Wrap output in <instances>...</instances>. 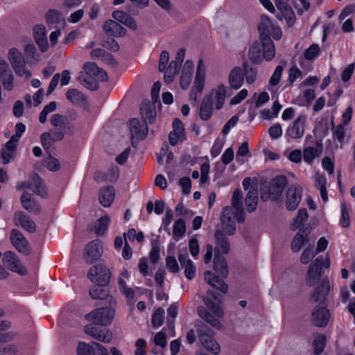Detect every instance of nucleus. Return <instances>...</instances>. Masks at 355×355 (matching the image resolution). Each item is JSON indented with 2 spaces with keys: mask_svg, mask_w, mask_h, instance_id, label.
I'll use <instances>...</instances> for the list:
<instances>
[{
  "mask_svg": "<svg viewBox=\"0 0 355 355\" xmlns=\"http://www.w3.org/2000/svg\"><path fill=\"white\" fill-rule=\"evenodd\" d=\"M329 290V281L327 277H324L321 280L320 286L315 288L311 295L312 302H320L312 311V320L318 327H326L329 320L330 313L324 303L325 297Z\"/></svg>",
  "mask_w": 355,
  "mask_h": 355,
  "instance_id": "obj_1",
  "label": "nucleus"
},
{
  "mask_svg": "<svg viewBox=\"0 0 355 355\" xmlns=\"http://www.w3.org/2000/svg\"><path fill=\"white\" fill-rule=\"evenodd\" d=\"M210 294L211 293H208L207 296L203 298L204 303L208 310L203 306H199L198 312L202 319L212 327L219 329L220 327L219 319L223 316L224 313L220 307V300L215 296H213L214 300H211L209 298Z\"/></svg>",
  "mask_w": 355,
  "mask_h": 355,
  "instance_id": "obj_2",
  "label": "nucleus"
},
{
  "mask_svg": "<svg viewBox=\"0 0 355 355\" xmlns=\"http://www.w3.org/2000/svg\"><path fill=\"white\" fill-rule=\"evenodd\" d=\"M83 69L85 73L83 75V83L91 90H96L98 88V82H105L108 78L105 71L94 62L85 63Z\"/></svg>",
  "mask_w": 355,
  "mask_h": 355,
  "instance_id": "obj_3",
  "label": "nucleus"
},
{
  "mask_svg": "<svg viewBox=\"0 0 355 355\" xmlns=\"http://www.w3.org/2000/svg\"><path fill=\"white\" fill-rule=\"evenodd\" d=\"M8 59L15 73L28 80L32 76L31 72L27 69L25 59L22 53L17 48H11L8 52Z\"/></svg>",
  "mask_w": 355,
  "mask_h": 355,
  "instance_id": "obj_4",
  "label": "nucleus"
},
{
  "mask_svg": "<svg viewBox=\"0 0 355 355\" xmlns=\"http://www.w3.org/2000/svg\"><path fill=\"white\" fill-rule=\"evenodd\" d=\"M206 74L207 66L204 61L200 59L198 62L194 82L190 94V98L194 102L197 101L198 94L203 92L205 86Z\"/></svg>",
  "mask_w": 355,
  "mask_h": 355,
  "instance_id": "obj_5",
  "label": "nucleus"
},
{
  "mask_svg": "<svg viewBox=\"0 0 355 355\" xmlns=\"http://www.w3.org/2000/svg\"><path fill=\"white\" fill-rule=\"evenodd\" d=\"M287 179L284 175H277L272 179L268 187V192H262L261 197L263 200L269 198L277 200L282 196L287 185Z\"/></svg>",
  "mask_w": 355,
  "mask_h": 355,
  "instance_id": "obj_6",
  "label": "nucleus"
},
{
  "mask_svg": "<svg viewBox=\"0 0 355 355\" xmlns=\"http://www.w3.org/2000/svg\"><path fill=\"white\" fill-rule=\"evenodd\" d=\"M115 315V311L112 307L98 308L92 311L86 315L89 321L94 322L95 324L108 325L110 324Z\"/></svg>",
  "mask_w": 355,
  "mask_h": 355,
  "instance_id": "obj_7",
  "label": "nucleus"
},
{
  "mask_svg": "<svg viewBox=\"0 0 355 355\" xmlns=\"http://www.w3.org/2000/svg\"><path fill=\"white\" fill-rule=\"evenodd\" d=\"M307 116L299 115L286 128L285 137L291 139H300L303 137L305 132Z\"/></svg>",
  "mask_w": 355,
  "mask_h": 355,
  "instance_id": "obj_8",
  "label": "nucleus"
},
{
  "mask_svg": "<svg viewBox=\"0 0 355 355\" xmlns=\"http://www.w3.org/2000/svg\"><path fill=\"white\" fill-rule=\"evenodd\" d=\"M89 279L94 283L99 285H106L110 279L109 269L102 264L92 266L88 272Z\"/></svg>",
  "mask_w": 355,
  "mask_h": 355,
  "instance_id": "obj_9",
  "label": "nucleus"
},
{
  "mask_svg": "<svg viewBox=\"0 0 355 355\" xmlns=\"http://www.w3.org/2000/svg\"><path fill=\"white\" fill-rule=\"evenodd\" d=\"M3 263L10 270L20 275H25L26 270L19 260L17 256L12 251H7L3 254Z\"/></svg>",
  "mask_w": 355,
  "mask_h": 355,
  "instance_id": "obj_10",
  "label": "nucleus"
},
{
  "mask_svg": "<svg viewBox=\"0 0 355 355\" xmlns=\"http://www.w3.org/2000/svg\"><path fill=\"white\" fill-rule=\"evenodd\" d=\"M10 239L12 245L20 253L28 254L31 252L28 241L18 230H11Z\"/></svg>",
  "mask_w": 355,
  "mask_h": 355,
  "instance_id": "obj_11",
  "label": "nucleus"
},
{
  "mask_svg": "<svg viewBox=\"0 0 355 355\" xmlns=\"http://www.w3.org/2000/svg\"><path fill=\"white\" fill-rule=\"evenodd\" d=\"M322 257H317L310 265L306 275V283L309 286H313L315 285L322 275Z\"/></svg>",
  "mask_w": 355,
  "mask_h": 355,
  "instance_id": "obj_12",
  "label": "nucleus"
},
{
  "mask_svg": "<svg viewBox=\"0 0 355 355\" xmlns=\"http://www.w3.org/2000/svg\"><path fill=\"white\" fill-rule=\"evenodd\" d=\"M0 79L3 89L7 91H12L14 88V76L7 62L0 59Z\"/></svg>",
  "mask_w": 355,
  "mask_h": 355,
  "instance_id": "obj_13",
  "label": "nucleus"
},
{
  "mask_svg": "<svg viewBox=\"0 0 355 355\" xmlns=\"http://www.w3.org/2000/svg\"><path fill=\"white\" fill-rule=\"evenodd\" d=\"M85 259L87 263H92L98 260L102 255L103 246L98 239L92 241L85 247Z\"/></svg>",
  "mask_w": 355,
  "mask_h": 355,
  "instance_id": "obj_14",
  "label": "nucleus"
},
{
  "mask_svg": "<svg viewBox=\"0 0 355 355\" xmlns=\"http://www.w3.org/2000/svg\"><path fill=\"white\" fill-rule=\"evenodd\" d=\"M85 332L91 337L103 343H108L112 339V333L107 329H98L94 324L85 327Z\"/></svg>",
  "mask_w": 355,
  "mask_h": 355,
  "instance_id": "obj_15",
  "label": "nucleus"
},
{
  "mask_svg": "<svg viewBox=\"0 0 355 355\" xmlns=\"http://www.w3.org/2000/svg\"><path fill=\"white\" fill-rule=\"evenodd\" d=\"M226 93V87L220 84L212 89L209 92V96L206 98L209 99L217 110H220L225 103Z\"/></svg>",
  "mask_w": 355,
  "mask_h": 355,
  "instance_id": "obj_16",
  "label": "nucleus"
},
{
  "mask_svg": "<svg viewBox=\"0 0 355 355\" xmlns=\"http://www.w3.org/2000/svg\"><path fill=\"white\" fill-rule=\"evenodd\" d=\"M13 222L16 226L21 227L30 233H33L36 231L35 222L24 211H18L15 212L13 217Z\"/></svg>",
  "mask_w": 355,
  "mask_h": 355,
  "instance_id": "obj_17",
  "label": "nucleus"
},
{
  "mask_svg": "<svg viewBox=\"0 0 355 355\" xmlns=\"http://www.w3.org/2000/svg\"><path fill=\"white\" fill-rule=\"evenodd\" d=\"M64 130L55 128L51 130L50 132L42 133L40 137L42 146L45 149H49L53 142L61 141L64 137Z\"/></svg>",
  "mask_w": 355,
  "mask_h": 355,
  "instance_id": "obj_18",
  "label": "nucleus"
},
{
  "mask_svg": "<svg viewBox=\"0 0 355 355\" xmlns=\"http://www.w3.org/2000/svg\"><path fill=\"white\" fill-rule=\"evenodd\" d=\"M302 189L297 185L291 186L286 193V205L288 210L295 209L301 201Z\"/></svg>",
  "mask_w": 355,
  "mask_h": 355,
  "instance_id": "obj_19",
  "label": "nucleus"
},
{
  "mask_svg": "<svg viewBox=\"0 0 355 355\" xmlns=\"http://www.w3.org/2000/svg\"><path fill=\"white\" fill-rule=\"evenodd\" d=\"M130 131L132 139H143L148 133V126L146 121L140 122L137 119L130 120Z\"/></svg>",
  "mask_w": 355,
  "mask_h": 355,
  "instance_id": "obj_20",
  "label": "nucleus"
},
{
  "mask_svg": "<svg viewBox=\"0 0 355 355\" xmlns=\"http://www.w3.org/2000/svg\"><path fill=\"white\" fill-rule=\"evenodd\" d=\"M323 151L321 141H315L314 146H307L303 149V159L308 164H312L314 159L320 157Z\"/></svg>",
  "mask_w": 355,
  "mask_h": 355,
  "instance_id": "obj_21",
  "label": "nucleus"
},
{
  "mask_svg": "<svg viewBox=\"0 0 355 355\" xmlns=\"http://www.w3.org/2000/svg\"><path fill=\"white\" fill-rule=\"evenodd\" d=\"M212 331L209 330L208 334L203 331L201 329L199 330V338L204 347L214 354H218L220 352V347L216 340L211 336Z\"/></svg>",
  "mask_w": 355,
  "mask_h": 355,
  "instance_id": "obj_22",
  "label": "nucleus"
},
{
  "mask_svg": "<svg viewBox=\"0 0 355 355\" xmlns=\"http://www.w3.org/2000/svg\"><path fill=\"white\" fill-rule=\"evenodd\" d=\"M33 37L39 49L42 52L48 51L49 46L46 37V28L44 25L38 24L33 27Z\"/></svg>",
  "mask_w": 355,
  "mask_h": 355,
  "instance_id": "obj_23",
  "label": "nucleus"
},
{
  "mask_svg": "<svg viewBox=\"0 0 355 355\" xmlns=\"http://www.w3.org/2000/svg\"><path fill=\"white\" fill-rule=\"evenodd\" d=\"M168 139L172 146H175L178 143L182 142L185 140L184 128L180 119H174L173 130L169 133Z\"/></svg>",
  "mask_w": 355,
  "mask_h": 355,
  "instance_id": "obj_24",
  "label": "nucleus"
},
{
  "mask_svg": "<svg viewBox=\"0 0 355 355\" xmlns=\"http://www.w3.org/2000/svg\"><path fill=\"white\" fill-rule=\"evenodd\" d=\"M193 62L187 60L184 64L180 79V86L183 89H187L189 87L193 80Z\"/></svg>",
  "mask_w": 355,
  "mask_h": 355,
  "instance_id": "obj_25",
  "label": "nucleus"
},
{
  "mask_svg": "<svg viewBox=\"0 0 355 355\" xmlns=\"http://www.w3.org/2000/svg\"><path fill=\"white\" fill-rule=\"evenodd\" d=\"M232 208L226 207L223 209L221 218L222 228L228 235H233L236 230L234 221L232 219Z\"/></svg>",
  "mask_w": 355,
  "mask_h": 355,
  "instance_id": "obj_26",
  "label": "nucleus"
},
{
  "mask_svg": "<svg viewBox=\"0 0 355 355\" xmlns=\"http://www.w3.org/2000/svg\"><path fill=\"white\" fill-rule=\"evenodd\" d=\"M242 198V191L240 189H236L232 195V205L235 209V217L239 223H243L245 220Z\"/></svg>",
  "mask_w": 355,
  "mask_h": 355,
  "instance_id": "obj_27",
  "label": "nucleus"
},
{
  "mask_svg": "<svg viewBox=\"0 0 355 355\" xmlns=\"http://www.w3.org/2000/svg\"><path fill=\"white\" fill-rule=\"evenodd\" d=\"M204 279L206 283H207L211 287L224 293L227 292V285L224 282L223 280L218 279V277H216L212 272L206 271L204 273Z\"/></svg>",
  "mask_w": 355,
  "mask_h": 355,
  "instance_id": "obj_28",
  "label": "nucleus"
},
{
  "mask_svg": "<svg viewBox=\"0 0 355 355\" xmlns=\"http://www.w3.org/2000/svg\"><path fill=\"white\" fill-rule=\"evenodd\" d=\"M178 260L181 266L184 268V274L187 279H192L196 275V267L193 261L188 259L186 251L184 253H180Z\"/></svg>",
  "mask_w": 355,
  "mask_h": 355,
  "instance_id": "obj_29",
  "label": "nucleus"
},
{
  "mask_svg": "<svg viewBox=\"0 0 355 355\" xmlns=\"http://www.w3.org/2000/svg\"><path fill=\"white\" fill-rule=\"evenodd\" d=\"M215 251L216 254H226L230 250V243L228 239L225 236L221 230H217L215 233Z\"/></svg>",
  "mask_w": 355,
  "mask_h": 355,
  "instance_id": "obj_30",
  "label": "nucleus"
},
{
  "mask_svg": "<svg viewBox=\"0 0 355 355\" xmlns=\"http://www.w3.org/2000/svg\"><path fill=\"white\" fill-rule=\"evenodd\" d=\"M22 207L28 212L33 214H38L40 211L38 204L32 198V195L28 193H23L20 198Z\"/></svg>",
  "mask_w": 355,
  "mask_h": 355,
  "instance_id": "obj_31",
  "label": "nucleus"
},
{
  "mask_svg": "<svg viewBox=\"0 0 355 355\" xmlns=\"http://www.w3.org/2000/svg\"><path fill=\"white\" fill-rule=\"evenodd\" d=\"M262 46L263 59L266 61H271L275 56V47L273 42L270 37L261 38Z\"/></svg>",
  "mask_w": 355,
  "mask_h": 355,
  "instance_id": "obj_32",
  "label": "nucleus"
},
{
  "mask_svg": "<svg viewBox=\"0 0 355 355\" xmlns=\"http://www.w3.org/2000/svg\"><path fill=\"white\" fill-rule=\"evenodd\" d=\"M103 31L111 36H123L125 34V29L115 21L109 19L103 26Z\"/></svg>",
  "mask_w": 355,
  "mask_h": 355,
  "instance_id": "obj_33",
  "label": "nucleus"
},
{
  "mask_svg": "<svg viewBox=\"0 0 355 355\" xmlns=\"http://www.w3.org/2000/svg\"><path fill=\"white\" fill-rule=\"evenodd\" d=\"M110 220L108 216H103L89 227V231L94 232L98 236H103L107 230Z\"/></svg>",
  "mask_w": 355,
  "mask_h": 355,
  "instance_id": "obj_34",
  "label": "nucleus"
},
{
  "mask_svg": "<svg viewBox=\"0 0 355 355\" xmlns=\"http://www.w3.org/2000/svg\"><path fill=\"white\" fill-rule=\"evenodd\" d=\"M29 187L37 195L42 197L46 196V191L44 184L37 174H33L29 177Z\"/></svg>",
  "mask_w": 355,
  "mask_h": 355,
  "instance_id": "obj_35",
  "label": "nucleus"
},
{
  "mask_svg": "<svg viewBox=\"0 0 355 355\" xmlns=\"http://www.w3.org/2000/svg\"><path fill=\"white\" fill-rule=\"evenodd\" d=\"M243 83V73L241 68H234L229 75V83L232 88L239 89Z\"/></svg>",
  "mask_w": 355,
  "mask_h": 355,
  "instance_id": "obj_36",
  "label": "nucleus"
},
{
  "mask_svg": "<svg viewBox=\"0 0 355 355\" xmlns=\"http://www.w3.org/2000/svg\"><path fill=\"white\" fill-rule=\"evenodd\" d=\"M313 182L315 187L320 190L322 200L327 202L328 200V196L326 189L327 179L325 176L319 172H316L313 176Z\"/></svg>",
  "mask_w": 355,
  "mask_h": 355,
  "instance_id": "obj_37",
  "label": "nucleus"
},
{
  "mask_svg": "<svg viewBox=\"0 0 355 355\" xmlns=\"http://www.w3.org/2000/svg\"><path fill=\"white\" fill-rule=\"evenodd\" d=\"M114 198V189L112 187H107L101 190L99 193V201L103 207H110L112 203Z\"/></svg>",
  "mask_w": 355,
  "mask_h": 355,
  "instance_id": "obj_38",
  "label": "nucleus"
},
{
  "mask_svg": "<svg viewBox=\"0 0 355 355\" xmlns=\"http://www.w3.org/2000/svg\"><path fill=\"white\" fill-rule=\"evenodd\" d=\"M258 202V189L257 188H251L245 197V203L247 210L249 212L254 211L257 206Z\"/></svg>",
  "mask_w": 355,
  "mask_h": 355,
  "instance_id": "obj_39",
  "label": "nucleus"
},
{
  "mask_svg": "<svg viewBox=\"0 0 355 355\" xmlns=\"http://www.w3.org/2000/svg\"><path fill=\"white\" fill-rule=\"evenodd\" d=\"M17 144L9 140L1 150V159L3 164H8L15 155Z\"/></svg>",
  "mask_w": 355,
  "mask_h": 355,
  "instance_id": "obj_40",
  "label": "nucleus"
},
{
  "mask_svg": "<svg viewBox=\"0 0 355 355\" xmlns=\"http://www.w3.org/2000/svg\"><path fill=\"white\" fill-rule=\"evenodd\" d=\"M248 58L253 63L255 64H260L262 62V52L259 42L255 41L250 47Z\"/></svg>",
  "mask_w": 355,
  "mask_h": 355,
  "instance_id": "obj_41",
  "label": "nucleus"
},
{
  "mask_svg": "<svg viewBox=\"0 0 355 355\" xmlns=\"http://www.w3.org/2000/svg\"><path fill=\"white\" fill-rule=\"evenodd\" d=\"M306 241L307 234L304 231L300 230L299 232L294 236L291 243L293 251L299 252Z\"/></svg>",
  "mask_w": 355,
  "mask_h": 355,
  "instance_id": "obj_42",
  "label": "nucleus"
},
{
  "mask_svg": "<svg viewBox=\"0 0 355 355\" xmlns=\"http://www.w3.org/2000/svg\"><path fill=\"white\" fill-rule=\"evenodd\" d=\"M213 106H214L209 99L205 98L201 103L200 107V117L204 120L207 121L212 115Z\"/></svg>",
  "mask_w": 355,
  "mask_h": 355,
  "instance_id": "obj_43",
  "label": "nucleus"
},
{
  "mask_svg": "<svg viewBox=\"0 0 355 355\" xmlns=\"http://www.w3.org/2000/svg\"><path fill=\"white\" fill-rule=\"evenodd\" d=\"M181 64L176 61H171L168 68H166L164 73V80L167 83H171L175 76L178 73Z\"/></svg>",
  "mask_w": 355,
  "mask_h": 355,
  "instance_id": "obj_44",
  "label": "nucleus"
},
{
  "mask_svg": "<svg viewBox=\"0 0 355 355\" xmlns=\"http://www.w3.org/2000/svg\"><path fill=\"white\" fill-rule=\"evenodd\" d=\"M275 24H272L270 19L265 15L261 16V21L259 24V31L260 33V38L268 37V31L272 28Z\"/></svg>",
  "mask_w": 355,
  "mask_h": 355,
  "instance_id": "obj_45",
  "label": "nucleus"
},
{
  "mask_svg": "<svg viewBox=\"0 0 355 355\" xmlns=\"http://www.w3.org/2000/svg\"><path fill=\"white\" fill-rule=\"evenodd\" d=\"M214 268L222 277H226L228 274V269L225 259L223 257L216 254L214 261Z\"/></svg>",
  "mask_w": 355,
  "mask_h": 355,
  "instance_id": "obj_46",
  "label": "nucleus"
},
{
  "mask_svg": "<svg viewBox=\"0 0 355 355\" xmlns=\"http://www.w3.org/2000/svg\"><path fill=\"white\" fill-rule=\"evenodd\" d=\"M46 19L49 25L56 24L59 26H63L65 24L64 18L54 10H51L46 14Z\"/></svg>",
  "mask_w": 355,
  "mask_h": 355,
  "instance_id": "obj_47",
  "label": "nucleus"
},
{
  "mask_svg": "<svg viewBox=\"0 0 355 355\" xmlns=\"http://www.w3.org/2000/svg\"><path fill=\"white\" fill-rule=\"evenodd\" d=\"M103 285L96 284L92 286L89 290L90 296L95 300H103L108 296V290Z\"/></svg>",
  "mask_w": 355,
  "mask_h": 355,
  "instance_id": "obj_48",
  "label": "nucleus"
},
{
  "mask_svg": "<svg viewBox=\"0 0 355 355\" xmlns=\"http://www.w3.org/2000/svg\"><path fill=\"white\" fill-rule=\"evenodd\" d=\"M67 98L73 104L78 105L85 101V96L76 89H70L66 93Z\"/></svg>",
  "mask_w": 355,
  "mask_h": 355,
  "instance_id": "obj_49",
  "label": "nucleus"
},
{
  "mask_svg": "<svg viewBox=\"0 0 355 355\" xmlns=\"http://www.w3.org/2000/svg\"><path fill=\"white\" fill-rule=\"evenodd\" d=\"M308 218V214L306 209H301L298 211L297 216L293 220V222L291 224V228L292 230H296L300 228L304 221Z\"/></svg>",
  "mask_w": 355,
  "mask_h": 355,
  "instance_id": "obj_50",
  "label": "nucleus"
},
{
  "mask_svg": "<svg viewBox=\"0 0 355 355\" xmlns=\"http://www.w3.org/2000/svg\"><path fill=\"white\" fill-rule=\"evenodd\" d=\"M119 286L121 292L126 297L128 302L133 304L135 297L134 290L132 288L128 287L121 278H119Z\"/></svg>",
  "mask_w": 355,
  "mask_h": 355,
  "instance_id": "obj_51",
  "label": "nucleus"
},
{
  "mask_svg": "<svg viewBox=\"0 0 355 355\" xmlns=\"http://www.w3.org/2000/svg\"><path fill=\"white\" fill-rule=\"evenodd\" d=\"M186 232V224L183 219L177 220L173 228V237L178 240L180 237L183 236Z\"/></svg>",
  "mask_w": 355,
  "mask_h": 355,
  "instance_id": "obj_52",
  "label": "nucleus"
},
{
  "mask_svg": "<svg viewBox=\"0 0 355 355\" xmlns=\"http://www.w3.org/2000/svg\"><path fill=\"white\" fill-rule=\"evenodd\" d=\"M326 344V337L323 334L316 335L313 342V347L314 349V353L315 354H320L325 347Z\"/></svg>",
  "mask_w": 355,
  "mask_h": 355,
  "instance_id": "obj_53",
  "label": "nucleus"
},
{
  "mask_svg": "<svg viewBox=\"0 0 355 355\" xmlns=\"http://www.w3.org/2000/svg\"><path fill=\"white\" fill-rule=\"evenodd\" d=\"M51 124L55 128L67 129L69 128L67 120L62 116L55 114L51 116Z\"/></svg>",
  "mask_w": 355,
  "mask_h": 355,
  "instance_id": "obj_54",
  "label": "nucleus"
},
{
  "mask_svg": "<svg viewBox=\"0 0 355 355\" xmlns=\"http://www.w3.org/2000/svg\"><path fill=\"white\" fill-rule=\"evenodd\" d=\"M78 355H95V346L94 342L91 345L80 343L77 348Z\"/></svg>",
  "mask_w": 355,
  "mask_h": 355,
  "instance_id": "obj_55",
  "label": "nucleus"
},
{
  "mask_svg": "<svg viewBox=\"0 0 355 355\" xmlns=\"http://www.w3.org/2000/svg\"><path fill=\"white\" fill-rule=\"evenodd\" d=\"M316 252L313 248V246L306 247L302 252L300 256V261L303 264L309 263L313 257L316 255Z\"/></svg>",
  "mask_w": 355,
  "mask_h": 355,
  "instance_id": "obj_56",
  "label": "nucleus"
},
{
  "mask_svg": "<svg viewBox=\"0 0 355 355\" xmlns=\"http://www.w3.org/2000/svg\"><path fill=\"white\" fill-rule=\"evenodd\" d=\"M164 318V310L162 308L157 309L153 315L152 324L154 327L157 328L162 324Z\"/></svg>",
  "mask_w": 355,
  "mask_h": 355,
  "instance_id": "obj_57",
  "label": "nucleus"
},
{
  "mask_svg": "<svg viewBox=\"0 0 355 355\" xmlns=\"http://www.w3.org/2000/svg\"><path fill=\"white\" fill-rule=\"evenodd\" d=\"M205 159L206 162L202 164L200 166V183L205 184L207 183L209 179V173L210 169V165L209 162V159L207 157H205Z\"/></svg>",
  "mask_w": 355,
  "mask_h": 355,
  "instance_id": "obj_58",
  "label": "nucleus"
},
{
  "mask_svg": "<svg viewBox=\"0 0 355 355\" xmlns=\"http://www.w3.org/2000/svg\"><path fill=\"white\" fill-rule=\"evenodd\" d=\"M320 51L319 45L313 44L304 51V56L308 60H313L318 55Z\"/></svg>",
  "mask_w": 355,
  "mask_h": 355,
  "instance_id": "obj_59",
  "label": "nucleus"
},
{
  "mask_svg": "<svg viewBox=\"0 0 355 355\" xmlns=\"http://www.w3.org/2000/svg\"><path fill=\"white\" fill-rule=\"evenodd\" d=\"M283 70H284V68L281 65H278L275 68V71L273 72V73L269 80V85L270 86L274 87L279 84L280 79L282 78V76Z\"/></svg>",
  "mask_w": 355,
  "mask_h": 355,
  "instance_id": "obj_60",
  "label": "nucleus"
},
{
  "mask_svg": "<svg viewBox=\"0 0 355 355\" xmlns=\"http://www.w3.org/2000/svg\"><path fill=\"white\" fill-rule=\"evenodd\" d=\"M243 67L245 69V75L247 83L252 84L257 78V69L254 67H248L246 64H243Z\"/></svg>",
  "mask_w": 355,
  "mask_h": 355,
  "instance_id": "obj_61",
  "label": "nucleus"
},
{
  "mask_svg": "<svg viewBox=\"0 0 355 355\" xmlns=\"http://www.w3.org/2000/svg\"><path fill=\"white\" fill-rule=\"evenodd\" d=\"M44 165L51 171H56L60 168L59 161L51 155L45 159Z\"/></svg>",
  "mask_w": 355,
  "mask_h": 355,
  "instance_id": "obj_62",
  "label": "nucleus"
},
{
  "mask_svg": "<svg viewBox=\"0 0 355 355\" xmlns=\"http://www.w3.org/2000/svg\"><path fill=\"white\" fill-rule=\"evenodd\" d=\"M340 222L341 225L344 227H349L350 224L348 210L345 203L341 204V218Z\"/></svg>",
  "mask_w": 355,
  "mask_h": 355,
  "instance_id": "obj_63",
  "label": "nucleus"
},
{
  "mask_svg": "<svg viewBox=\"0 0 355 355\" xmlns=\"http://www.w3.org/2000/svg\"><path fill=\"white\" fill-rule=\"evenodd\" d=\"M302 73L297 67H293L289 69L288 71V82L290 85H293L297 79L302 78Z\"/></svg>",
  "mask_w": 355,
  "mask_h": 355,
  "instance_id": "obj_64",
  "label": "nucleus"
}]
</instances>
